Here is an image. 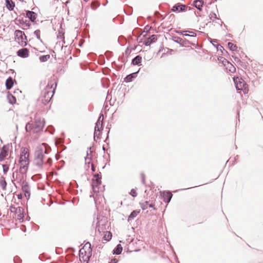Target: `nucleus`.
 Segmentation results:
<instances>
[{
	"instance_id": "25",
	"label": "nucleus",
	"mask_w": 263,
	"mask_h": 263,
	"mask_svg": "<svg viewBox=\"0 0 263 263\" xmlns=\"http://www.w3.org/2000/svg\"><path fill=\"white\" fill-rule=\"evenodd\" d=\"M6 185L7 183L4 178H1L0 179V186L3 190H5L6 187Z\"/></svg>"
},
{
	"instance_id": "21",
	"label": "nucleus",
	"mask_w": 263,
	"mask_h": 263,
	"mask_svg": "<svg viewBox=\"0 0 263 263\" xmlns=\"http://www.w3.org/2000/svg\"><path fill=\"white\" fill-rule=\"evenodd\" d=\"M141 57L140 56H137L133 60V64L134 65H138L141 62Z\"/></svg>"
},
{
	"instance_id": "12",
	"label": "nucleus",
	"mask_w": 263,
	"mask_h": 263,
	"mask_svg": "<svg viewBox=\"0 0 263 263\" xmlns=\"http://www.w3.org/2000/svg\"><path fill=\"white\" fill-rule=\"evenodd\" d=\"M100 177H99V175H97L95 176V179L93 180V189L95 192H98V191L96 190V187L95 186L96 185V183L97 184H100L101 183V180Z\"/></svg>"
},
{
	"instance_id": "8",
	"label": "nucleus",
	"mask_w": 263,
	"mask_h": 263,
	"mask_svg": "<svg viewBox=\"0 0 263 263\" xmlns=\"http://www.w3.org/2000/svg\"><path fill=\"white\" fill-rule=\"evenodd\" d=\"M103 115H101L96 123L95 130L101 131L103 127Z\"/></svg>"
},
{
	"instance_id": "31",
	"label": "nucleus",
	"mask_w": 263,
	"mask_h": 263,
	"mask_svg": "<svg viewBox=\"0 0 263 263\" xmlns=\"http://www.w3.org/2000/svg\"><path fill=\"white\" fill-rule=\"evenodd\" d=\"M101 131L98 132V130H95L94 133V139L96 140V138H99L100 135Z\"/></svg>"
},
{
	"instance_id": "26",
	"label": "nucleus",
	"mask_w": 263,
	"mask_h": 263,
	"mask_svg": "<svg viewBox=\"0 0 263 263\" xmlns=\"http://www.w3.org/2000/svg\"><path fill=\"white\" fill-rule=\"evenodd\" d=\"M228 46L229 48L232 51H236L237 49V47L232 43H228Z\"/></svg>"
},
{
	"instance_id": "20",
	"label": "nucleus",
	"mask_w": 263,
	"mask_h": 263,
	"mask_svg": "<svg viewBox=\"0 0 263 263\" xmlns=\"http://www.w3.org/2000/svg\"><path fill=\"white\" fill-rule=\"evenodd\" d=\"M122 251V247L121 245H117V247L114 250V253L117 255L120 254Z\"/></svg>"
},
{
	"instance_id": "38",
	"label": "nucleus",
	"mask_w": 263,
	"mask_h": 263,
	"mask_svg": "<svg viewBox=\"0 0 263 263\" xmlns=\"http://www.w3.org/2000/svg\"><path fill=\"white\" fill-rule=\"evenodd\" d=\"M222 48L221 46H219V49H221V48Z\"/></svg>"
},
{
	"instance_id": "11",
	"label": "nucleus",
	"mask_w": 263,
	"mask_h": 263,
	"mask_svg": "<svg viewBox=\"0 0 263 263\" xmlns=\"http://www.w3.org/2000/svg\"><path fill=\"white\" fill-rule=\"evenodd\" d=\"M163 197L164 198V201L168 203L172 197V194L170 192H166L163 193Z\"/></svg>"
},
{
	"instance_id": "28",
	"label": "nucleus",
	"mask_w": 263,
	"mask_h": 263,
	"mask_svg": "<svg viewBox=\"0 0 263 263\" xmlns=\"http://www.w3.org/2000/svg\"><path fill=\"white\" fill-rule=\"evenodd\" d=\"M187 31H183V32H181L182 34L186 36H191V37H195L196 36V33L194 32H191V34H189L187 33H186L185 32H186Z\"/></svg>"
},
{
	"instance_id": "37",
	"label": "nucleus",
	"mask_w": 263,
	"mask_h": 263,
	"mask_svg": "<svg viewBox=\"0 0 263 263\" xmlns=\"http://www.w3.org/2000/svg\"><path fill=\"white\" fill-rule=\"evenodd\" d=\"M101 230H103L102 229H101L100 227L98 228V231L100 232Z\"/></svg>"
},
{
	"instance_id": "13",
	"label": "nucleus",
	"mask_w": 263,
	"mask_h": 263,
	"mask_svg": "<svg viewBox=\"0 0 263 263\" xmlns=\"http://www.w3.org/2000/svg\"><path fill=\"white\" fill-rule=\"evenodd\" d=\"M26 15H27V16L30 20V21H31L32 22H33L34 21V20L36 19V14L33 12V11H28L27 12V13H26Z\"/></svg>"
},
{
	"instance_id": "1",
	"label": "nucleus",
	"mask_w": 263,
	"mask_h": 263,
	"mask_svg": "<svg viewBox=\"0 0 263 263\" xmlns=\"http://www.w3.org/2000/svg\"><path fill=\"white\" fill-rule=\"evenodd\" d=\"M29 153L27 148H22L21 150L20 156L18 160L20 171L25 173L28 170L29 164Z\"/></svg>"
},
{
	"instance_id": "2",
	"label": "nucleus",
	"mask_w": 263,
	"mask_h": 263,
	"mask_svg": "<svg viewBox=\"0 0 263 263\" xmlns=\"http://www.w3.org/2000/svg\"><path fill=\"white\" fill-rule=\"evenodd\" d=\"M91 245L89 242L86 243L83 247L80 250L79 257L82 263H88L91 255Z\"/></svg>"
},
{
	"instance_id": "3",
	"label": "nucleus",
	"mask_w": 263,
	"mask_h": 263,
	"mask_svg": "<svg viewBox=\"0 0 263 263\" xmlns=\"http://www.w3.org/2000/svg\"><path fill=\"white\" fill-rule=\"evenodd\" d=\"M48 151L47 145L46 144L43 143L39 146L35 151V163L39 166H41L42 164L43 159L44 157V154H47Z\"/></svg>"
},
{
	"instance_id": "35",
	"label": "nucleus",
	"mask_w": 263,
	"mask_h": 263,
	"mask_svg": "<svg viewBox=\"0 0 263 263\" xmlns=\"http://www.w3.org/2000/svg\"><path fill=\"white\" fill-rule=\"evenodd\" d=\"M118 260L116 259H113L111 260L110 263H117Z\"/></svg>"
},
{
	"instance_id": "34",
	"label": "nucleus",
	"mask_w": 263,
	"mask_h": 263,
	"mask_svg": "<svg viewBox=\"0 0 263 263\" xmlns=\"http://www.w3.org/2000/svg\"><path fill=\"white\" fill-rule=\"evenodd\" d=\"M224 60L226 59L223 58H221L220 60L222 62L223 64L226 66L227 65V63L225 62Z\"/></svg>"
},
{
	"instance_id": "24",
	"label": "nucleus",
	"mask_w": 263,
	"mask_h": 263,
	"mask_svg": "<svg viewBox=\"0 0 263 263\" xmlns=\"http://www.w3.org/2000/svg\"><path fill=\"white\" fill-rule=\"evenodd\" d=\"M138 213H139V212L136 211H134L133 212H132V213L130 214V215L128 217V220L130 221L132 219H134L135 217H136L138 215Z\"/></svg>"
},
{
	"instance_id": "15",
	"label": "nucleus",
	"mask_w": 263,
	"mask_h": 263,
	"mask_svg": "<svg viewBox=\"0 0 263 263\" xmlns=\"http://www.w3.org/2000/svg\"><path fill=\"white\" fill-rule=\"evenodd\" d=\"M224 60L227 63V65L226 66V68L231 72H235L236 70L235 67L231 63H229L227 60Z\"/></svg>"
},
{
	"instance_id": "32",
	"label": "nucleus",
	"mask_w": 263,
	"mask_h": 263,
	"mask_svg": "<svg viewBox=\"0 0 263 263\" xmlns=\"http://www.w3.org/2000/svg\"><path fill=\"white\" fill-rule=\"evenodd\" d=\"M130 195H132L133 197H136L137 196V193L135 189H132L130 193Z\"/></svg>"
},
{
	"instance_id": "23",
	"label": "nucleus",
	"mask_w": 263,
	"mask_h": 263,
	"mask_svg": "<svg viewBox=\"0 0 263 263\" xmlns=\"http://www.w3.org/2000/svg\"><path fill=\"white\" fill-rule=\"evenodd\" d=\"M6 155H7V151L5 148V147L4 146L2 148V149H1V152H0V158L1 159H4L6 156Z\"/></svg>"
},
{
	"instance_id": "33",
	"label": "nucleus",
	"mask_w": 263,
	"mask_h": 263,
	"mask_svg": "<svg viewBox=\"0 0 263 263\" xmlns=\"http://www.w3.org/2000/svg\"><path fill=\"white\" fill-rule=\"evenodd\" d=\"M3 168L4 173H6L9 170V166L7 165H3Z\"/></svg>"
},
{
	"instance_id": "36",
	"label": "nucleus",
	"mask_w": 263,
	"mask_h": 263,
	"mask_svg": "<svg viewBox=\"0 0 263 263\" xmlns=\"http://www.w3.org/2000/svg\"><path fill=\"white\" fill-rule=\"evenodd\" d=\"M25 196L26 197H29V193L26 191V193L25 194Z\"/></svg>"
},
{
	"instance_id": "9",
	"label": "nucleus",
	"mask_w": 263,
	"mask_h": 263,
	"mask_svg": "<svg viewBox=\"0 0 263 263\" xmlns=\"http://www.w3.org/2000/svg\"><path fill=\"white\" fill-rule=\"evenodd\" d=\"M17 55L22 58H25L29 56V51L27 48H23L17 51Z\"/></svg>"
},
{
	"instance_id": "39",
	"label": "nucleus",
	"mask_w": 263,
	"mask_h": 263,
	"mask_svg": "<svg viewBox=\"0 0 263 263\" xmlns=\"http://www.w3.org/2000/svg\"><path fill=\"white\" fill-rule=\"evenodd\" d=\"M149 206H150V207H152L153 206H152V204H150V205H149Z\"/></svg>"
},
{
	"instance_id": "6",
	"label": "nucleus",
	"mask_w": 263,
	"mask_h": 263,
	"mask_svg": "<svg viewBox=\"0 0 263 263\" xmlns=\"http://www.w3.org/2000/svg\"><path fill=\"white\" fill-rule=\"evenodd\" d=\"M15 41L22 46L26 45V36L25 33L20 30H16L15 32Z\"/></svg>"
},
{
	"instance_id": "7",
	"label": "nucleus",
	"mask_w": 263,
	"mask_h": 263,
	"mask_svg": "<svg viewBox=\"0 0 263 263\" xmlns=\"http://www.w3.org/2000/svg\"><path fill=\"white\" fill-rule=\"evenodd\" d=\"M15 217L20 222H22L24 217V209L22 208L18 207L15 211Z\"/></svg>"
},
{
	"instance_id": "10",
	"label": "nucleus",
	"mask_w": 263,
	"mask_h": 263,
	"mask_svg": "<svg viewBox=\"0 0 263 263\" xmlns=\"http://www.w3.org/2000/svg\"><path fill=\"white\" fill-rule=\"evenodd\" d=\"M48 88H47L44 93L45 101L46 102L49 101L53 96V91L48 90Z\"/></svg>"
},
{
	"instance_id": "30",
	"label": "nucleus",
	"mask_w": 263,
	"mask_h": 263,
	"mask_svg": "<svg viewBox=\"0 0 263 263\" xmlns=\"http://www.w3.org/2000/svg\"><path fill=\"white\" fill-rule=\"evenodd\" d=\"M8 99L9 100V102L11 104H13L16 101V99L12 95L8 96Z\"/></svg>"
},
{
	"instance_id": "14",
	"label": "nucleus",
	"mask_w": 263,
	"mask_h": 263,
	"mask_svg": "<svg viewBox=\"0 0 263 263\" xmlns=\"http://www.w3.org/2000/svg\"><path fill=\"white\" fill-rule=\"evenodd\" d=\"M185 8V5H177V6H174L172 8V11L174 12L178 11H182L184 10Z\"/></svg>"
},
{
	"instance_id": "16",
	"label": "nucleus",
	"mask_w": 263,
	"mask_h": 263,
	"mask_svg": "<svg viewBox=\"0 0 263 263\" xmlns=\"http://www.w3.org/2000/svg\"><path fill=\"white\" fill-rule=\"evenodd\" d=\"M13 85V80L11 78L9 77L6 82V86L7 89H10Z\"/></svg>"
},
{
	"instance_id": "5",
	"label": "nucleus",
	"mask_w": 263,
	"mask_h": 263,
	"mask_svg": "<svg viewBox=\"0 0 263 263\" xmlns=\"http://www.w3.org/2000/svg\"><path fill=\"white\" fill-rule=\"evenodd\" d=\"M234 82L235 84L236 88L238 90H242L244 93H248V87L243 80L238 77L234 78Z\"/></svg>"
},
{
	"instance_id": "27",
	"label": "nucleus",
	"mask_w": 263,
	"mask_h": 263,
	"mask_svg": "<svg viewBox=\"0 0 263 263\" xmlns=\"http://www.w3.org/2000/svg\"><path fill=\"white\" fill-rule=\"evenodd\" d=\"M137 73V72H135V73H133L131 74H129L125 78V81L126 82H129L130 81H132V79L134 77V76Z\"/></svg>"
},
{
	"instance_id": "18",
	"label": "nucleus",
	"mask_w": 263,
	"mask_h": 263,
	"mask_svg": "<svg viewBox=\"0 0 263 263\" xmlns=\"http://www.w3.org/2000/svg\"><path fill=\"white\" fill-rule=\"evenodd\" d=\"M6 7L9 10H12L14 7V3L11 1V0H6Z\"/></svg>"
},
{
	"instance_id": "19",
	"label": "nucleus",
	"mask_w": 263,
	"mask_h": 263,
	"mask_svg": "<svg viewBox=\"0 0 263 263\" xmlns=\"http://www.w3.org/2000/svg\"><path fill=\"white\" fill-rule=\"evenodd\" d=\"M203 5V2L200 0H196L194 1V6L199 10H201V8Z\"/></svg>"
},
{
	"instance_id": "22",
	"label": "nucleus",
	"mask_w": 263,
	"mask_h": 263,
	"mask_svg": "<svg viewBox=\"0 0 263 263\" xmlns=\"http://www.w3.org/2000/svg\"><path fill=\"white\" fill-rule=\"evenodd\" d=\"M111 237H112V234H111V232H110L109 231H107L105 232V234H104L103 238H104V240H105L106 241H109L111 239Z\"/></svg>"
},
{
	"instance_id": "17",
	"label": "nucleus",
	"mask_w": 263,
	"mask_h": 263,
	"mask_svg": "<svg viewBox=\"0 0 263 263\" xmlns=\"http://www.w3.org/2000/svg\"><path fill=\"white\" fill-rule=\"evenodd\" d=\"M155 40H156V35H152L150 37L147 39L146 41L145 42V45L146 46H148Z\"/></svg>"
},
{
	"instance_id": "29",
	"label": "nucleus",
	"mask_w": 263,
	"mask_h": 263,
	"mask_svg": "<svg viewBox=\"0 0 263 263\" xmlns=\"http://www.w3.org/2000/svg\"><path fill=\"white\" fill-rule=\"evenodd\" d=\"M49 55H43L40 57V59L42 62H45L49 59Z\"/></svg>"
},
{
	"instance_id": "4",
	"label": "nucleus",
	"mask_w": 263,
	"mask_h": 263,
	"mask_svg": "<svg viewBox=\"0 0 263 263\" xmlns=\"http://www.w3.org/2000/svg\"><path fill=\"white\" fill-rule=\"evenodd\" d=\"M44 119L37 118L35 119L34 124L33 125L29 123L26 125V129L27 132L32 130L33 132L37 133L43 129L44 126Z\"/></svg>"
}]
</instances>
